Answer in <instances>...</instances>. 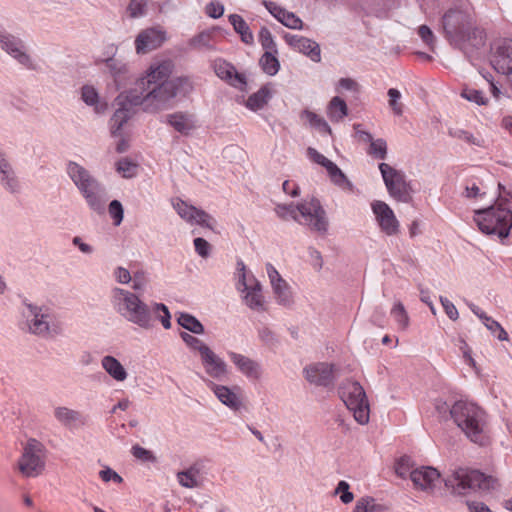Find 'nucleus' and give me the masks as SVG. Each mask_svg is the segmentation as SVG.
Here are the masks:
<instances>
[{"mask_svg": "<svg viewBox=\"0 0 512 512\" xmlns=\"http://www.w3.org/2000/svg\"><path fill=\"white\" fill-rule=\"evenodd\" d=\"M495 479L478 470L459 468L445 479V486L457 495H465L470 490H489L494 487Z\"/></svg>", "mask_w": 512, "mask_h": 512, "instance_id": "nucleus-6", "label": "nucleus"}, {"mask_svg": "<svg viewBox=\"0 0 512 512\" xmlns=\"http://www.w3.org/2000/svg\"><path fill=\"white\" fill-rule=\"evenodd\" d=\"M410 479L415 489L428 494H433L441 483L440 473L437 469L429 466L413 469L410 473Z\"/></svg>", "mask_w": 512, "mask_h": 512, "instance_id": "nucleus-19", "label": "nucleus"}, {"mask_svg": "<svg viewBox=\"0 0 512 512\" xmlns=\"http://www.w3.org/2000/svg\"><path fill=\"white\" fill-rule=\"evenodd\" d=\"M0 184L9 193L20 191V181L12 164L11 158L0 142Z\"/></svg>", "mask_w": 512, "mask_h": 512, "instance_id": "nucleus-20", "label": "nucleus"}, {"mask_svg": "<svg viewBox=\"0 0 512 512\" xmlns=\"http://www.w3.org/2000/svg\"><path fill=\"white\" fill-rule=\"evenodd\" d=\"M242 295L244 303L250 309L255 311H263L265 309L264 297L262 295V285L260 282L253 283V286L245 290Z\"/></svg>", "mask_w": 512, "mask_h": 512, "instance_id": "nucleus-34", "label": "nucleus"}, {"mask_svg": "<svg viewBox=\"0 0 512 512\" xmlns=\"http://www.w3.org/2000/svg\"><path fill=\"white\" fill-rule=\"evenodd\" d=\"M387 95L389 97V107L396 116H401L403 114V104L400 102V91L395 88H390Z\"/></svg>", "mask_w": 512, "mask_h": 512, "instance_id": "nucleus-56", "label": "nucleus"}, {"mask_svg": "<svg viewBox=\"0 0 512 512\" xmlns=\"http://www.w3.org/2000/svg\"><path fill=\"white\" fill-rule=\"evenodd\" d=\"M177 322L181 327L194 334L204 333V326L202 325V323L196 317L189 313H179L177 317Z\"/></svg>", "mask_w": 512, "mask_h": 512, "instance_id": "nucleus-41", "label": "nucleus"}, {"mask_svg": "<svg viewBox=\"0 0 512 512\" xmlns=\"http://www.w3.org/2000/svg\"><path fill=\"white\" fill-rule=\"evenodd\" d=\"M270 98V92L266 87H262L256 93L249 96L246 101V107L252 111L262 109Z\"/></svg>", "mask_w": 512, "mask_h": 512, "instance_id": "nucleus-43", "label": "nucleus"}, {"mask_svg": "<svg viewBox=\"0 0 512 512\" xmlns=\"http://www.w3.org/2000/svg\"><path fill=\"white\" fill-rule=\"evenodd\" d=\"M499 195L496 200V203L493 206L496 207H504L505 205H509L512 202V194L508 191L505 186L501 183H498Z\"/></svg>", "mask_w": 512, "mask_h": 512, "instance_id": "nucleus-63", "label": "nucleus"}, {"mask_svg": "<svg viewBox=\"0 0 512 512\" xmlns=\"http://www.w3.org/2000/svg\"><path fill=\"white\" fill-rule=\"evenodd\" d=\"M233 361L238 369L247 377L258 379L261 375V368L258 363L244 354H234Z\"/></svg>", "mask_w": 512, "mask_h": 512, "instance_id": "nucleus-35", "label": "nucleus"}, {"mask_svg": "<svg viewBox=\"0 0 512 512\" xmlns=\"http://www.w3.org/2000/svg\"><path fill=\"white\" fill-rule=\"evenodd\" d=\"M267 10L284 26L290 29H301L303 22L294 13L287 11L277 3L269 1L265 2Z\"/></svg>", "mask_w": 512, "mask_h": 512, "instance_id": "nucleus-27", "label": "nucleus"}, {"mask_svg": "<svg viewBox=\"0 0 512 512\" xmlns=\"http://www.w3.org/2000/svg\"><path fill=\"white\" fill-rule=\"evenodd\" d=\"M215 73L219 78L229 82V84L236 88H242L246 84L245 77L238 73L232 64L226 61L216 62Z\"/></svg>", "mask_w": 512, "mask_h": 512, "instance_id": "nucleus-28", "label": "nucleus"}, {"mask_svg": "<svg viewBox=\"0 0 512 512\" xmlns=\"http://www.w3.org/2000/svg\"><path fill=\"white\" fill-rule=\"evenodd\" d=\"M275 213L283 220L293 219L294 221H299L298 204H278L275 207Z\"/></svg>", "mask_w": 512, "mask_h": 512, "instance_id": "nucleus-49", "label": "nucleus"}, {"mask_svg": "<svg viewBox=\"0 0 512 512\" xmlns=\"http://www.w3.org/2000/svg\"><path fill=\"white\" fill-rule=\"evenodd\" d=\"M81 99L86 105L93 107L96 114H104L108 108L107 102L100 100L96 88L92 85H84L81 88Z\"/></svg>", "mask_w": 512, "mask_h": 512, "instance_id": "nucleus-33", "label": "nucleus"}, {"mask_svg": "<svg viewBox=\"0 0 512 512\" xmlns=\"http://www.w3.org/2000/svg\"><path fill=\"white\" fill-rule=\"evenodd\" d=\"M297 51L309 57L313 62L318 63L321 61V49L319 44L309 38L304 37L303 40H301Z\"/></svg>", "mask_w": 512, "mask_h": 512, "instance_id": "nucleus-44", "label": "nucleus"}, {"mask_svg": "<svg viewBox=\"0 0 512 512\" xmlns=\"http://www.w3.org/2000/svg\"><path fill=\"white\" fill-rule=\"evenodd\" d=\"M228 20L232 25L234 31L240 35L242 42L248 45L253 44V33L242 16L238 14H230L228 16Z\"/></svg>", "mask_w": 512, "mask_h": 512, "instance_id": "nucleus-36", "label": "nucleus"}, {"mask_svg": "<svg viewBox=\"0 0 512 512\" xmlns=\"http://www.w3.org/2000/svg\"><path fill=\"white\" fill-rule=\"evenodd\" d=\"M340 395L354 419L361 425L370 418V407L363 387L358 382H347L340 387Z\"/></svg>", "mask_w": 512, "mask_h": 512, "instance_id": "nucleus-8", "label": "nucleus"}, {"mask_svg": "<svg viewBox=\"0 0 512 512\" xmlns=\"http://www.w3.org/2000/svg\"><path fill=\"white\" fill-rule=\"evenodd\" d=\"M299 221L297 223L310 227L311 230L325 234L328 230L326 212L319 200L311 198L298 203Z\"/></svg>", "mask_w": 512, "mask_h": 512, "instance_id": "nucleus-11", "label": "nucleus"}, {"mask_svg": "<svg viewBox=\"0 0 512 512\" xmlns=\"http://www.w3.org/2000/svg\"><path fill=\"white\" fill-rule=\"evenodd\" d=\"M237 270H238V281L236 284L237 290L241 293H244L245 290L253 286V283H259V281L254 277L253 274H249L246 271V266L243 261L237 262Z\"/></svg>", "mask_w": 512, "mask_h": 512, "instance_id": "nucleus-42", "label": "nucleus"}, {"mask_svg": "<svg viewBox=\"0 0 512 512\" xmlns=\"http://www.w3.org/2000/svg\"><path fill=\"white\" fill-rule=\"evenodd\" d=\"M353 368L351 364L343 367L338 364L329 363H314L304 368L305 379L311 384L318 386H327L331 384L334 379L346 372H351Z\"/></svg>", "mask_w": 512, "mask_h": 512, "instance_id": "nucleus-12", "label": "nucleus"}, {"mask_svg": "<svg viewBox=\"0 0 512 512\" xmlns=\"http://www.w3.org/2000/svg\"><path fill=\"white\" fill-rule=\"evenodd\" d=\"M46 448L37 439L30 438L23 445L21 456L17 461L19 473L26 478L42 474L46 464Z\"/></svg>", "mask_w": 512, "mask_h": 512, "instance_id": "nucleus-7", "label": "nucleus"}, {"mask_svg": "<svg viewBox=\"0 0 512 512\" xmlns=\"http://www.w3.org/2000/svg\"><path fill=\"white\" fill-rule=\"evenodd\" d=\"M168 83L173 85L174 98L179 93L187 95L193 90V83L188 77L168 78Z\"/></svg>", "mask_w": 512, "mask_h": 512, "instance_id": "nucleus-50", "label": "nucleus"}, {"mask_svg": "<svg viewBox=\"0 0 512 512\" xmlns=\"http://www.w3.org/2000/svg\"><path fill=\"white\" fill-rule=\"evenodd\" d=\"M259 42L265 52H277V45L274 38L267 27H262L259 31Z\"/></svg>", "mask_w": 512, "mask_h": 512, "instance_id": "nucleus-54", "label": "nucleus"}, {"mask_svg": "<svg viewBox=\"0 0 512 512\" xmlns=\"http://www.w3.org/2000/svg\"><path fill=\"white\" fill-rule=\"evenodd\" d=\"M171 63L164 61L151 65L146 75L136 80L133 89L121 92L114 101L115 112L110 119L114 137L121 136L123 126L135 115L137 108L155 113L169 107L174 99V88L168 83Z\"/></svg>", "mask_w": 512, "mask_h": 512, "instance_id": "nucleus-1", "label": "nucleus"}, {"mask_svg": "<svg viewBox=\"0 0 512 512\" xmlns=\"http://www.w3.org/2000/svg\"><path fill=\"white\" fill-rule=\"evenodd\" d=\"M277 52L268 51L264 52V54L261 56L259 60V64L262 68V70L270 76H274L278 73L280 69V63L277 58Z\"/></svg>", "mask_w": 512, "mask_h": 512, "instance_id": "nucleus-40", "label": "nucleus"}, {"mask_svg": "<svg viewBox=\"0 0 512 512\" xmlns=\"http://www.w3.org/2000/svg\"><path fill=\"white\" fill-rule=\"evenodd\" d=\"M326 113L332 122H339L348 114L347 104L342 98L335 96L330 100Z\"/></svg>", "mask_w": 512, "mask_h": 512, "instance_id": "nucleus-38", "label": "nucleus"}, {"mask_svg": "<svg viewBox=\"0 0 512 512\" xmlns=\"http://www.w3.org/2000/svg\"><path fill=\"white\" fill-rule=\"evenodd\" d=\"M368 154L374 158L384 160L387 157V143L384 139L373 140L370 144Z\"/></svg>", "mask_w": 512, "mask_h": 512, "instance_id": "nucleus-53", "label": "nucleus"}, {"mask_svg": "<svg viewBox=\"0 0 512 512\" xmlns=\"http://www.w3.org/2000/svg\"><path fill=\"white\" fill-rule=\"evenodd\" d=\"M307 155L313 162L326 168L330 180L334 185L338 186L343 191H353L354 185L334 162L312 147L307 149Z\"/></svg>", "mask_w": 512, "mask_h": 512, "instance_id": "nucleus-17", "label": "nucleus"}, {"mask_svg": "<svg viewBox=\"0 0 512 512\" xmlns=\"http://www.w3.org/2000/svg\"><path fill=\"white\" fill-rule=\"evenodd\" d=\"M139 299L141 298L137 293L127 289L114 287L111 290L110 302L120 317H123Z\"/></svg>", "mask_w": 512, "mask_h": 512, "instance_id": "nucleus-24", "label": "nucleus"}, {"mask_svg": "<svg viewBox=\"0 0 512 512\" xmlns=\"http://www.w3.org/2000/svg\"><path fill=\"white\" fill-rule=\"evenodd\" d=\"M300 118L309 127L317 130L320 133L331 134L332 130L326 120L311 110H303L300 114Z\"/></svg>", "mask_w": 512, "mask_h": 512, "instance_id": "nucleus-37", "label": "nucleus"}, {"mask_svg": "<svg viewBox=\"0 0 512 512\" xmlns=\"http://www.w3.org/2000/svg\"><path fill=\"white\" fill-rule=\"evenodd\" d=\"M350 485L346 481H340L335 489V494L340 496L344 504H349L354 499V494L349 491Z\"/></svg>", "mask_w": 512, "mask_h": 512, "instance_id": "nucleus-60", "label": "nucleus"}, {"mask_svg": "<svg viewBox=\"0 0 512 512\" xmlns=\"http://www.w3.org/2000/svg\"><path fill=\"white\" fill-rule=\"evenodd\" d=\"M470 310L482 321L485 327L491 331V333L499 340L504 341L508 339L507 332L503 329V327L494 320L489 317L484 311H482L475 304H469Z\"/></svg>", "mask_w": 512, "mask_h": 512, "instance_id": "nucleus-31", "label": "nucleus"}, {"mask_svg": "<svg viewBox=\"0 0 512 512\" xmlns=\"http://www.w3.org/2000/svg\"><path fill=\"white\" fill-rule=\"evenodd\" d=\"M473 25V15L466 11L449 10L443 16V29L450 43L473 29Z\"/></svg>", "mask_w": 512, "mask_h": 512, "instance_id": "nucleus-14", "label": "nucleus"}, {"mask_svg": "<svg viewBox=\"0 0 512 512\" xmlns=\"http://www.w3.org/2000/svg\"><path fill=\"white\" fill-rule=\"evenodd\" d=\"M202 364L206 373L215 379L223 378L226 373V364L219 358L217 354H201Z\"/></svg>", "mask_w": 512, "mask_h": 512, "instance_id": "nucleus-32", "label": "nucleus"}, {"mask_svg": "<svg viewBox=\"0 0 512 512\" xmlns=\"http://www.w3.org/2000/svg\"><path fill=\"white\" fill-rule=\"evenodd\" d=\"M199 469L195 466L190 467L187 470L180 471L177 473V479L180 485L186 488H195L199 486Z\"/></svg>", "mask_w": 512, "mask_h": 512, "instance_id": "nucleus-45", "label": "nucleus"}, {"mask_svg": "<svg viewBox=\"0 0 512 512\" xmlns=\"http://www.w3.org/2000/svg\"><path fill=\"white\" fill-rule=\"evenodd\" d=\"M149 0H131L128 6L129 15L132 18L143 16Z\"/></svg>", "mask_w": 512, "mask_h": 512, "instance_id": "nucleus-59", "label": "nucleus"}, {"mask_svg": "<svg viewBox=\"0 0 512 512\" xmlns=\"http://www.w3.org/2000/svg\"><path fill=\"white\" fill-rule=\"evenodd\" d=\"M412 464L408 457L400 458L395 465V472L401 478L410 477V473L412 471Z\"/></svg>", "mask_w": 512, "mask_h": 512, "instance_id": "nucleus-62", "label": "nucleus"}, {"mask_svg": "<svg viewBox=\"0 0 512 512\" xmlns=\"http://www.w3.org/2000/svg\"><path fill=\"white\" fill-rule=\"evenodd\" d=\"M266 271L276 302L284 307L292 306L294 300L289 284L281 277L279 272L272 264L268 263L266 265Z\"/></svg>", "mask_w": 512, "mask_h": 512, "instance_id": "nucleus-21", "label": "nucleus"}, {"mask_svg": "<svg viewBox=\"0 0 512 512\" xmlns=\"http://www.w3.org/2000/svg\"><path fill=\"white\" fill-rule=\"evenodd\" d=\"M19 326L23 331L44 338L63 332V323L49 307L32 303H24Z\"/></svg>", "mask_w": 512, "mask_h": 512, "instance_id": "nucleus-3", "label": "nucleus"}, {"mask_svg": "<svg viewBox=\"0 0 512 512\" xmlns=\"http://www.w3.org/2000/svg\"><path fill=\"white\" fill-rule=\"evenodd\" d=\"M138 165L128 158H121L116 163V171L124 178H133L137 174Z\"/></svg>", "mask_w": 512, "mask_h": 512, "instance_id": "nucleus-47", "label": "nucleus"}, {"mask_svg": "<svg viewBox=\"0 0 512 512\" xmlns=\"http://www.w3.org/2000/svg\"><path fill=\"white\" fill-rule=\"evenodd\" d=\"M166 120L169 125L183 135H188L196 128L194 116L189 113L176 112L168 114Z\"/></svg>", "mask_w": 512, "mask_h": 512, "instance_id": "nucleus-30", "label": "nucleus"}, {"mask_svg": "<svg viewBox=\"0 0 512 512\" xmlns=\"http://www.w3.org/2000/svg\"><path fill=\"white\" fill-rule=\"evenodd\" d=\"M109 214L114 220V224L116 226L121 224L124 217V210L122 204L118 200H113L110 202Z\"/></svg>", "mask_w": 512, "mask_h": 512, "instance_id": "nucleus-61", "label": "nucleus"}, {"mask_svg": "<svg viewBox=\"0 0 512 512\" xmlns=\"http://www.w3.org/2000/svg\"><path fill=\"white\" fill-rule=\"evenodd\" d=\"M461 96L477 105H486L487 98L483 95V92L474 88H464L461 92Z\"/></svg>", "mask_w": 512, "mask_h": 512, "instance_id": "nucleus-57", "label": "nucleus"}, {"mask_svg": "<svg viewBox=\"0 0 512 512\" xmlns=\"http://www.w3.org/2000/svg\"><path fill=\"white\" fill-rule=\"evenodd\" d=\"M379 170L389 195L397 201L408 203L411 200L412 189L404 172L384 162L379 164Z\"/></svg>", "mask_w": 512, "mask_h": 512, "instance_id": "nucleus-10", "label": "nucleus"}, {"mask_svg": "<svg viewBox=\"0 0 512 512\" xmlns=\"http://www.w3.org/2000/svg\"><path fill=\"white\" fill-rule=\"evenodd\" d=\"M132 292H142L145 290L146 286H147V283H148V278H147V275L144 271H137L133 274L132 276Z\"/></svg>", "mask_w": 512, "mask_h": 512, "instance_id": "nucleus-58", "label": "nucleus"}, {"mask_svg": "<svg viewBox=\"0 0 512 512\" xmlns=\"http://www.w3.org/2000/svg\"><path fill=\"white\" fill-rule=\"evenodd\" d=\"M180 336L188 348L195 350L197 352H212L211 348L209 346H207L199 338H197L187 332H181Z\"/></svg>", "mask_w": 512, "mask_h": 512, "instance_id": "nucleus-51", "label": "nucleus"}, {"mask_svg": "<svg viewBox=\"0 0 512 512\" xmlns=\"http://www.w3.org/2000/svg\"><path fill=\"white\" fill-rule=\"evenodd\" d=\"M451 415L470 441L479 446L491 443L487 415L482 408L474 403L459 401L453 405Z\"/></svg>", "mask_w": 512, "mask_h": 512, "instance_id": "nucleus-2", "label": "nucleus"}, {"mask_svg": "<svg viewBox=\"0 0 512 512\" xmlns=\"http://www.w3.org/2000/svg\"><path fill=\"white\" fill-rule=\"evenodd\" d=\"M489 62L499 74L506 75L512 82V40L500 39L495 41L490 49Z\"/></svg>", "mask_w": 512, "mask_h": 512, "instance_id": "nucleus-15", "label": "nucleus"}, {"mask_svg": "<svg viewBox=\"0 0 512 512\" xmlns=\"http://www.w3.org/2000/svg\"><path fill=\"white\" fill-rule=\"evenodd\" d=\"M0 49L27 70L35 71L38 64L28 51L24 40L5 30H0Z\"/></svg>", "mask_w": 512, "mask_h": 512, "instance_id": "nucleus-9", "label": "nucleus"}, {"mask_svg": "<svg viewBox=\"0 0 512 512\" xmlns=\"http://www.w3.org/2000/svg\"><path fill=\"white\" fill-rule=\"evenodd\" d=\"M54 416L62 425L68 428L84 426L87 422V418L81 412L67 407L55 408Z\"/></svg>", "mask_w": 512, "mask_h": 512, "instance_id": "nucleus-29", "label": "nucleus"}, {"mask_svg": "<svg viewBox=\"0 0 512 512\" xmlns=\"http://www.w3.org/2000/svg\"><path fill=\"white\" fill-rule=\"evenodd\" d=\"M474 221L482 233L506 238L512 228V211L508 207L492 205L485 209L476 210Z\"/></svg>", "mask_w": 512, "mask_h": 512, "instance_id": "nucleus-5", "label": "nucleus"}, {"mask_svg": "<svg viewBox=\"0 0 512 512\" xmlns=\"http://www.w3.org/2000/svg\"><path fill=\"white\" fill-rule=\"evenodd\" d=\"M371 208L383 233L387 236H394L399 233L400 223L387 203L376 200L371 204Z\"/></svg>", "mask_w": 512, "mask_h": 512, "instance_id": "nucleus-18", "label": "nucleus"}, {"mask_svg": "<svg viewBox=\"0 0 512 512\" xmlns=\"http://www.w3.org/2000/svg\"><path fill=\"white\" fill-rule=\"evenodd\" d=\"M152 314L155 313L157 316L154 319H158L165 329L171 328V314L168 307L163 303H154L152 305Z\"/></svg>", "mask_w": 512, "mask_h": 512, "instance_id": "nucleus-48", "label": "nucleus"}, {"mask_svg": "<svg viewBox=\"0 0 512 512\" xmlns=\"http://www.w3.org/2000/svg\"><path fill=\"white\" fill-rule=\"evenodd\" d=\"M211 37L212 35L209 31H202L190 40L189 45L194 49L211 50L213 49Z\"/></svg>", "mask_w": 512, "mask_h": 512, "instance_id": "nucleus-52", "label": "nucleus"}, {"mask_svg": "<svg viewBox=\"0 0 512 512\" xmlns=\"http://www.w3.org/2000/svg\"><path fill=\"white\" fill-rule=\"evenodd\" d=\"M391 315L402 329L407 328L409 324V317L401 302H396L394 304L391 310Z\"/></svg>", "mask_w": 512, "mask_h": 512, "instance_id": "nucleus-55", "label": "nucleus"}, {"mask_svg": "<svg viewBox=\"0 0 512 512\" xmlns=\"http://www.w3.org/2000/svg\"><path fill=\"white\" fill-rule=\"evenodd\" d=\"M451 44L460 49L473 62L481 59L485 54L486 34L483 29L474 27L465 35L456 38Z\"/></svg>", "mask_w": 512, "mask_h": 512, "instance_id": "nucleus-13", "label": "nucleus"}, {"mask_svg": "<svg viewBox=\"0 0 512 512\" xmlns=\"http://www.w3.org/2000/svg\"><path fill=\"white\" fill-rule=\"evenodd\" d=\"M167 40L166 32L160 27L142 30L135 39L137 54H146L159 48Z\"/></svg>", "mask_w": 512, "mask_h": 512, "instance_id": "nucleus-22", "label": "nucleus"}, {"mask_svg": "<svg viewBox=\"0 0 512 512\" xmlns=\"http://www.w3.org/2000/svg\"><path fill=\"white\" fill-rule=\"evenodd\" d=\"M171 203L180 218L187 223L214 230L216 220L204 210L198 209L179 198L172 199Z\"/></svg>", "mask_w": 512, "mask_h": 512, "instance_id": "nucleus-16", "label": "nucleus"}, {"mask_svg": "<svg viewBox=\"0 0 512 512\" xmlns=\"http://www.w3.org/2000/svg\"><path fill=\"white\" fill-rule=\"evenodd\" d=\"M102 365L105 371L117 381H124L127 373L123 365L114 357L107 355L102 360Z\"/></svg>", "mask_w": 512, "mask_h": 512, "instance_id": "nucleus-39", "label": "nucleus"}, {"mask_svg": "<svg viewBox=\"0 0 512 512\" xmlns=\"http://www.w3.org/2000/svg\"><path fill=\"white\" fill-rule=\"evenodd\" d=\"M105 68L118 88L126 85L131 77L130 66L124 61L111 57L104 60Z\"/></svg>", "mask_w": 512, "mask_h": 512, "instance_id": "nucleus-26", "label": "nucleus"}, {"mask_svg": "<svg viewBox=\"0 0 512 512\" xmlns=\"http://www.w3.org/2000/svg\"><path fill=\"white\" fill-rule=\"evenodd\" d=\"M151 308L152 306L139 299L122 318L143 330H150L155 326Z\"/></svg>", "mask_w": 512, "mask_h": 512, "instance_id": "nucleus-23", "label": "nucleus"}, {"mask_svg": "<svg viewBox=\"0 0 512 512\" xmlns=\"http://www.w3.org/2000/svg\"><path fill=\"white\" fill-rule=\"evenodd\" d=\"M382 505L377 504L372 497H362L357 500L353 512H384Z\"/></svg>", "mask_w": 512, "mask_h": 512, "instance_id": "nucleus-46", "label": "nucleus"}, {"mask_svg": "<svg viewBox=\"0 0 512 512\" xmlns=\"http://www.w3.org/2000/svg\"><path fill=\"white\" fill-rule=\"evenodd\" d=\"M66 172L89 208L97 213H103L106 203L104 185L88 169L75 161L67 163Z\"/></svg>", "mask_w": 512, "mask_h": 512, "instance_id": "nucleus-4", "label": "nucleus"}, {"mask_svg": "<svg viewBox=\"0 0 512 512\" xmlns=\"http://www.w3.org/2000/svg\"><path fill=\"white\" fill-rule=\"evenodd\" d=\"M113 277L119 284H129L132 280L130 271L122 266H118L114 269Z\"/></svg>", "mask_w": 512, "mask_h": 512, "instance_id": "nucleus-64", "label": "nucleus"}, {"mask_svg": "<svg viewBox=\"0 0 512 512\" xmlns=\"http://www.w3.org/2000/svg\"><path fill=\"white\" fill-rule=\"evenodd\" d=\"M208 386L214 392L219 401L230 409L237 411L242 407L243 395L239 387L231 389L227 386L217 385L213 382H209Z\"/></svg>", "mask_w": 512, "mask_h": 512, "instance_id": "nucleus-25", "label": "nucleus"}]
</instances>
